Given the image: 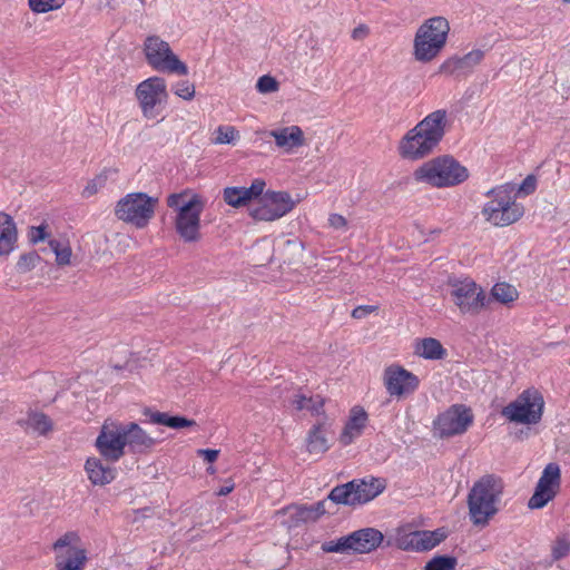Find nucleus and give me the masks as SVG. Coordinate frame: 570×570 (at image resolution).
<instances>
[{
  "label": "nucleus",
  "instance_id": "49530a36",
  "mask_svg": "<svg viewBox=\"0 0 570 570\" xmlns=\"http://www.w3.org/2000/svg\"><path fill=\"white\" fill-rule=\"evenodd\" d=\"M377 309L379 307L375 305H360L352 311L351 316L355 320H362Z\"/></svg>",
  "mask_w": 570,
  "mask_h": 570
},
{
  "label": "nucleus",
  "instance_id": "bb28decb",
  "mask_svg": "<svg viewBox=\"0 0 570 570\" xmlns=\"http://www.w3.org/2000/svg\"><path fill=\"white\" fill-rule=\"evenodd\" d=\"M413 352L416 356L429 361H440L448 356L446 348L434 337L416 338L413 343Z\"/></svg>",
  "mask_w": 570,
  "mask_h": 570
},
{
  "label": "nucleus",
  "instance_id": "79ce46f5",
  "mask_svg": "<svg viewBox=\"0 0 570 570\" xmlns=\"http://www.w3.org/2000/svg\"><path fill=\"white\" fill-rule=\"evenodd\" d=\"M216 132L217 136L215 141L217 144H229L235 139V137L238 134V131L232 126H219Z\"/></svg>",
  "mask_w": 570,
  "mask_h": 570
},
{
  "label": "nucleus",
  "instance_id": "412c9836",
  "mask_svg": "<svg viewBox=\"0 0 570 570\" xmlns=\"http://www.w3.org/2000/svg\"><path fill=\"white\" fill-rule=\"evenodd\" d=\"M484 51L473 49L463 56H452L445 59L439 67V73L445 76H468L481 63Z\"/></svg>",
  "mask_w": 570,
  "mask_h": 570
},
{
  "label": "nucleus",
  "instance_id": "6ab92c4d",
  "mask_svg": "<svg viewBox=\"0 0 570 570\" xmlns=\"http://www.w3.org/2000/svg\"><path fill=\"white\" fill-rule=\"evenodd\" d=\"M474 421L473 412L464 404H453L433 421V429L440 438L461 435Z\"/></svg>",
  "mask_w": 570,
  "mask_h": 570
},
{
  "label": "nucleus",
  "instance_id": "7c9ffc66",
  "mask_svg": "<svg viewBox=\"0 0 570 570\" xmlns=\"http://www.w3.org/2000/svg\"><path fill=\"white\" fill-rule=\"evenodd\" d=\"M292 405L296 411L307 410L314 416L324 415V405L325 399L320 395L306 396L304 394L297 393L294 395L292 400Z\"/></svg>",
  "mask_w": 570,
  "mask_h": 570
},
{
  "label": "nucleus",
  "instance_id": "8fccbe9b",
  "mask_svg": "<svg viewBox=\"0 0 570 570\" xmlns=\"http://www.w3.org/2000/svg\"><path fill=\"white\" fill-rule=\"evenodd\" d=\"M311 507L316 519H320L323 514L326 513L325 501H318L314 504H311Z\"/></svg>",
  "mask_w": 570,
  "mask_h": 570
},
{
  "label": "nucleus",
  "instance_id": "dca6fc26",
  "mask_svg": "<svg viewBox=\"0 0 570 570\" xmlns=\"http://www.w3.org/2000/svg\"><path fill=\"white\" fill-rule=\"evenodd\" d=\"M384 540L383 533L374 528L356 530L335 541L325 542L322 549L325 552L365 554L377 549Z\"/></svg>",
  "mask_w": 570,
  "mask_h": 570
},
{
  "label": "nucleus",
  "instance_id": "4be33fe9",
  "mask_svg": "<svg viewBox=\"0 0 570 570\" xmlns=\"http://www.w3.org/2000/svg\"><path fill=\"white\" fill-rule=\"evenodd\" d=\"M368 413L361 405H354L348 412L347 420L338 436L342 445L347 446L358 439L368 424Z\"/></svg>",
  "mask_w": 570,
  "mask_h": 570
},
{
  "label": "nucleus",
  "instance_id": "f3484780",
  "mask_svg": "<svg viewBox=\"0 0 570 570\" xmlns=\"http://www.w3.org/2000/svg\"><path fill=\"white\" fill-rule=\"evenodd\" d=\"M382 383L391 399L404 400L420 387V379L404 366L393 363L384 367Z\"/></svg>",
  "mask_w": 570,
  "mask_h": 570
},
{
  "label": "nucleus",
  "instance_id": "2f4dec72",
  "mask_svg": "<svg viewBox=\"0 0 570 570\" xmlns=\"http://www.w3.org/2000/svg\"><path fill=\"white\" fill-rule=\"evenodd\" d=\"M489 298L502 305L511 306L519 298V292L515 286L507 282H499L492 286Z\"/></svg>",
  "mask_w": 570,
  "mask_h": 570
},
{
  "label": "nucleus",
  "instance_id": "ddd939ff",
  "mask_svg": "<svg viewBox=\"0 0 570 570\" xmlns=\"http://www.w3.org/2000/svg\"><path fill=\"white\" fill-rule=\"evenodd\" d=\"M448 538L444 528L435 530H414L412 524H403L395 529L389 546H394L403 551L423 552L430 551Z\"/></svg>",
  "mask_w": 570,
  "mask_h": 570
},
{
  "label": "nucleus",
  "instance_id": "f03ea898",
  "mask_svg": "<svg viewBox=\"0 0 570 570\" xmlns=\"http://www.w3.org/2000/svg\"><path fill=\"white\" fill-rule=\"evenodd\" d=\"M448 127V112L438 109L426 115L400 139L397 153L406 160H421L440 145Z\"/></svg>",
  "mask_w": 570,
  "mask_h": 570
},
{
  "label": "nucleus",
  "instance_id": "de8ad7c7",
  "mask_svg": "<svg viewBox=\"0 0 570 570\" xmlns=\"http://www.w3.org/2000/svg\"><path fill=\"white\" fill-rule=\"evenodd\" d=\"M197 455L204 458L207 462L213 463L217 460L219 451L213 449H199L197 450Z\"/></svg>",
  "mask_w": 570,
  "mask_h": 570
},
{
  "label": "nucleus",
  "instance_id": "e433bc0d",
  "mask_svg": "<svg viewBox=\"0 0 570 570\" xmlns=\"http://www.w3.org/2000/svg\"><path fill=\"white\" fill-rule=\"evenodd\" d=\"M171 90L175 96L187 101L193 100L196 96L195 85L189 80L176 81L175 83H173Z\"/></svg>",
  "mask_w": 570,
  "mask_h": 570
},
{
  "label": "nucleus",
  "instance_id": "0eeeda50",
  "mask_svg": "<svg viewBox=\"0 0 570 570\" xmlns=\"http://www.w3.org/2000/svg\"><path fill=\"white\" fill-rule=\"evenodd\" d=\"M415 181L435 188L460 185L469 178L466 167L449 155L438 156L419 166L413 174Z\"/></svg>",
  "mask_w": 570,
  "mask_h": 570
},
{
  "label": "nucleus",
  "instance_id": "58836bf2",
  "mask_svg": "<svg viewBox=\"0 0 570 570\" xmlns=\"http://www.w3.org/2000/svg\"><path fill=\"white\" fill-rule=\"evenodd\" d=\"M40 256L37 253L23 254L17 262V269L19 273H27L32 271L40 262Z\"/></svg>",
  "mask_w": 570,
  "mask_h": 570
},
{
  "label": "nucleus",
  "instance_id": "2eb2a0df",
  "mask_svg": "<svg viewBox=\"0 0 570 570\" xmlns=\"http://www.w3.org/2000/svg\"><path fill=\"white\" fill-rule=\"evenodd\" d=\"M451 298L462 314L479 315L489 307L490 298L471 277L450 281Z\"/></svg>",
  "mask_w": 570,
  "mask_h": 570
},
{
  "label": "nucleus",
  "instance_id": "72a5a7b5",
  "mask_svg": "<svg viewBox=\"0 0 570 570\" xmlns=\"http://www.w3.org/2000/svg\"><path fill=\"white\" fill-rule=\"evenodd\" d=\"M29 9L37 14L48 13L63 7L66 0H27Z\"/></svg>",
  "mask_w": 570,
  "mask_h": 570
},
{
  "label": "nucleus",
  "instance_id": "c85d7f7f",
  "mask_svg": "<svg viewBox=\"0 0 570 570\" xmlns=\"http://www.w3.org/2000/svg\"><path fill=\"white\" fill-rule=\"evenodd\" d=\"M142 413L149 423L165 425L170 429H184L196 425L194 420L184 416H171L166 412L153 411L149 407H146Z\"/></svg>",
  "mask_w": 570,
  "mask_h": 570
},
{
  "label": "nucleus",
  "instance_id": "f704fd0d",
  "mask_svg": "<svg viewBox=\"0 0 570 570\" xmlns=\"http://www.w3.org/2000/svg\"><path fill=\"white\" fill-rule=\"evenodd\" d=\"M49 246L56 255V262L60 266H66L71 263L72 250L68 244L62 245L57 239L49 240Z\"/></svg>",
  "mask_w": 570,
  "mask_h": 570
},
{
  "label": "nucleus",
  "instance_id": "c9c22d12",
  "mask_svg": "<svg viewBox=\"0 0 570 570\" xmlns=\"http://www.w3.org/2000/svg\"><path fill=\"white\" fill-rule=\"evenodd\" d=\"M458 560L452 556H435L424 566V570H455Z\"/></svg>",
  "mask_w": 570,
  "mask_h": 570
},
{
  "label": "nucleus",
  "instance_id": "4c0bfd02",
  "mask_svg": "<svg viewBox=\"0 0 570 570\" xmlns=\"http://www.w3.org/2000/svg\"><path fill=\"white\" fill-rule=\"evenodd\" d=\"M570 553V540L566 537H559L551 546V557L558 561Z\"/></svg>",
  "mask_w": 570,
  "mask_h": 570
},
{
  "label": "nucleus",
  "instance_id": "20e7f679",
  "mask_svg": "<svg viewBox=\"0 0 570 570\" xmlns=\"http://www.w3.org/2000/svg\"><path fill=\"white\" fill-rule=\"evenodd\" d=\"M504 491L503 481L492 474L474 482L468 494L469 517L473 525L484 528L499 512Z\"/></svg>",
  "mask_w": 570,
  "mask_h": 570
},
{
  "label": "nucleus",
  "instance_id": "09e8293b",
  "mask_svg": "<svg viewBox=\"0 0 570 570\" xmlns=\"http://www.w3.org/2000/svg\"><path fill=\"white\" fill-rule=\"evenodd\" d=\"M370 35V28L366 24H360L352 31V39L363 40Z\"/></svg>",
  "mask_w": 570,
  "mask_h": 570
},
{
  "label": "nucleus",
  "instance_id": "b1692460",
  "mask_svg": "<svg viewBox=\"0 0 570 570\" xmlns=\"http://www.w3.org/2000/svg\"><path fill=\"white\" fill-rule=\"evenodd\" d=\"M102 458L89 456L85 462V472L92 485L104 487L110 484L117 475V470Z\"/></svg>",
  "mask_w": 570,
  "mask_h": 570
},
{
  "label": "nucleus",
  "instance_id": "4468645a",
  "mask_svg": "<svg viewBox=\"0 0 570 570\" xmlns=\"http://www.w3.org/2000/svg\"><path fill=\"white\" fill-rule=\"evenodd\" d=\"M56 570H85L88 562L87 550L81 544L77 531H67L52 543Z\"/></svg>",
  "mask_w": 570,
  "mask_h": 570
},
{
  "label": "nucleus",
  "instance_id": "3c124183",
  "mask_svg": "<svg viewBox=\"0 0 570 570\" xmlns=\"http://www.w3.org/2000/svg\"><path fill=\"white\" fill-rule=\"evenodd\" d=\"M235 488V484L232 480H228L224 487H222L217 492L216 495L218 497H225L229 494Z\"/></svg>",
  "mask_w": 570,
  "mask_h": 570
},
{
  "label": "nucleus",
  "instance_id": "393cba45",
  "mask_svg": "<svg viewBox=\"0 0 570 570\" xmlns=\"http://www.w3.org/2000/svg\"><path fill=\"white\" fill-rule=\"evenodd\" d=\"M26 432H33L41 436H47L53 430L52 420L43 412L29 410L26 417L17 421Z\"/></svg>",
  "mask_w": 570,
  "mask_h": 570
},
{
  "label": "nucleus",
  "instance_id": "7ed1b4c3",
  "mask_svg": "<svg viewBox=\"0 0 570 570\" xmlns=\"http://www.w3.org/2000/svg\"><path fill=\"white\" fill-rule=\"evenodd\" d=\"M166 205L174 213L173 225L179 239L185 244L202 240V215L206 206L205 198L190 188L171 193Z\"/></svg>",
  "mask_w": 570,
  "mask_h": 570
},
{
  "label": "nucleus",
  "instance_id": "603ef678",
  "mask_svg": "<svg viewBox=\"0 0 570 570\" xmlns=\"http://www.w3.org/2000/svg\"><path fill=\"white\" fill-rule=\"evenodd\" d=\"M563 3H570V0H562Z\"/></svg>",
  "mask_w": 570,
  "mask_h": 570
},
{
  "label": "nucleus",
  "instance_id": "473e14b6",
  "mask_svg": "<svg viewBox=\"0 0 570 570\" xmlns=\"http://www.w3.org/2000/svg\"><path fill=\"white\" fill-rule=\"evenodd\" d=\"M306 448L311 454H322L328 449L327 439L324 435L323 424H315L308 432Z\"/></svg>",
  "mask_w": 570,
  "mask_h": 570
},
{
  "label": "nucleus",
  "instance_id": "cd10ccee",
  "mask_svg": "<svg viewBox=\"0 0 570 570\" xmlns=\"http://www.w3.org/2000/svg\"><path fill=\"white\" fill-rule=\"evenodd\" d=\"M18 232L11 216L0 213V256H7L17 247Z\"/></svg>",
  "mask_w": 570,
  "mask_h": 570
},
{
  "label": "nucleus",
  "instance_id": "37998d69",
  "mask_svg": "<svg viewBox=\"0 0 570 570\" xmlns=\"http://www.w3.org/2000/svg\"><path fill=\"white\" fill-rule=\"evenodd\" d=\"M327 223H328V226L331 228H333L334 230L345 232L348 228L347 219L343 215L337 214V213L330 214Z\"/></svg>",
  "mask_w": 570,
  "mask_h": 570
},
{
  "label": "nucleus",
  "instance_id": "aec40b11",
  "mask_svg": "<svg viewBox=\"0 0 570 570\" xmlns=\"http://www.w3.org/2000/svg\"><path fill=\"white\" fill-rule=\"evenodd\" d=\"M561 487V470L559 464L549 463L543 469L534 492L529 499L530 509H542L552 501Z\"/></svg>",
  "mask_w": 570,
  "mask_h": 570
},
{
  "label": "nucleus",
  "instance_id": "f257e3e1",
  "mask_svg": "<svg viewBox=\"0 0 570 570\" xmlns=\"http://www.w3.org/2000/svg\"><path fill=\"white\" fill-rule=\"evenodd\" d=\"M266 183L256 178L249 187H226L223 190L224 202L234 208L249 205V216L257 222H274L291 213L296 203L287 191H265Z\"/></svg>",
  "mask_w": 570,
  "mask_h": 570
},
{
  "label": "nucleus",
  "instance_id": "6e6552de",
  "mask_svg": "<svg viewBox=\"0 0 570 570\" xmlns=\"http://www.w3.org/2000/svg\"><path fill=\"white\" fill-rule=\"evenodd\" d=\"M142 53L146 63L155 71L187 76L188 66L174 52L169 42L158 35H149L142 42Z\"/></svg>",
  "mask_w": 570,
  "mask_h": 570
},
{
  "label": "nucleus",
  "instance_id": "a18cd8bd",
  "mask_svg": "<svg viewBox=\"0 0 570 570\" xmlns=\"http://www.w3.org/2000/svg\"><path fill=\"white\" fill-rule=\"evenodd\" d=\"M537 188V179L533 175L527 176L519 188H515L517 195L523 194V195H530L533 194Z\"/></svg>",
  "mask_w": 570,
  "mask_h": 570
},
{
  "label": "nucleus",
  "instance_id": "423d86ee",
  "mask_svg": "<svg viewBox=\"0 0 570 570\" xmlns=\"http://www.w3.org/2000/svg\"><path fill=\"white\" fill-rule=\"evenodd\" d=\"M450 29V22L445 17L435 16L424 20L414 35V60L421 63L435 60L446 46Z\"/></svg>",
  "mask_w": 570,
  "mask_h": 570
},
{
  "label": "nucleus",
  "instance_id": "39448f33",
  "mask_svg": "<svg viewBox=\"0 0 570 570\" xmlns=\"http://www.w3.org/2000/svg\"><path fill=\"white\" fill-rule=\"evenodd\" d=\"M491 197L481 214L487 223L495 227L510 226L522 218L524 206L517 202V191L513 184H503L487 193Z\"/></svg>",
  "mask_w": 570,
  "mask_h": 570
},
{
  "label": "nucleus",
  "instance_id": "9b49d317",
  "mask_svg": "<svg viewBox=\"0 0 570 570\" xmlns=\"http://www.w3.org/2000/svg\"><path fill=\"white\" fill-rule=\"evenodd\" d=\"M386 488V482L381 478L352 480L345 484L336 485L328 494V499L337 504L358 505L364 504Z\"/></svg>",
  "mask_w": 570,
  "mask_h": 570
},
{
  "label": "nucleus",
  "instance_id": "f8f14e48",
  "mask_svg": "<svg viewBox=\"0 0 570 570\" xmlns=\"http://www.w3.org/2000/svg\"><path fill=\"white\" fill-rule=\"evenodd\" d=\"M135 98L145 119H156L169 99L167 81L164 77L151 76L140 81L135 89Z\"/></svg>",
  "mask_w": 570,
  "mask_h": 570
},
{
  "label": "nucleus",
  "instance_id": "1a4fd4ad",
  "mask_svg": "<svg viewBox=\"0 0 570 570\" xmlns=\"http://www.w3.org/2000/svg\"><path fill=\"white\" fill-rule=\"evenodd\" d=\"M158 204V197L142 191L129 193L117 202L115 215L137 229H144L155 217Z\"/></svg>",
  "mask_w": 570,
  "mask_h": 570
},
{
  "label": "nucleus",
  "instance_id": "9d476101",
  "mask_svg": "<svg viewBox=\"0 0 570 570\" xmlns=\"http://www.w3.org/2000/svg\"><path fill=\"white\" fill-rule=\"evenodd\" d=\"M544 399L535 387L523 390L515 400L507 404L501 415L509 422L535 425L542 420Z\"/></svg>",
  "mask_w": 570,
  "mask_h": 570
},
{
  "label": "nucleus",
  "instance_id": "c03bdc74",
  "mask_svg": "<svg viewBox=\"0 0 570 570\" xmlns=\"http://www.w3.org/2000/svg\"><path fill=\"white\" fill-rule=\"evenodd\" d=\"M295 517L298 521L302 522H311L316 521L317 519L314 515L313 509L311 505H296L295 507Z\"/></svg>",
  "mask_w": 570,
  "mask_h": 570
},
{
  "label": "nucleus",
  "instance_id": "ea45409f",
  "mask_svg": "<svg viewBox=\"0 0 570 570\" xmlns=\"http://www.w3.org/2000/svg\"><path fill=\"white\" fill-rule=\"evenodd\" d=\"M279 88V85L277 80L268 75H264L258 78L256 83V89L261 94H271L277 91Z\"/></svg>",
  "mask_w": 570,
  "mask_h": 570
},
{
  "label": "nucleus",
  "instance_id": "a19ab883",
  "mask_svg": "<svg viewBox=\"0 0 570 570\" xmlns=\"http://www.w3.org/2000/svg\"><path fill=\"white\" fill-rule=\"evenodd\" d=\"M48 225L41 224L39 226H31L28 232V238L30 243L38 244L40 242H43L49 237V233L47 232Z\"/></svg>",
  "mask_w": 570,
  "mask_h": 570
},
{
  "label": "nucleus",
  "instance_id": "a211bd4d",
  "mask_svg": "<svg viewBox=\"0 0 570 570\" xmlns=\"http://www.w3.org/2000/svg\"><path fill=\"white\" fill-rule=\"evenodd\" d=\"M95 448L106 462H118L126 453L122 423L106 420L95 441Z\"/></svg>",
  "mask_w": 570,
  "mask_h": 570
},
{
  "label": "nucleus",
  "instance_id": "5701e85b",
  "mask_svg": "<svg viewBox=\"0 0 570 570\" xmlns=\"http://www.w3.org/2000/svg\"><path fill=\"white\" fill-rule=\"evenodd\" d=\"M268 135L274 138L276 147L286 154L306 145L304 131L297 125L273 129Z\"/></svg>",
  "mask_w": 570,
  "mask_h": 570
},
{
  "label": "nucleus",
  "instance_id": "a878e982",
  "mask_svg": "<svg viewBox=\"0 0 570 570\" xmlns=\"http://www.w3.org/2000/svg\"><path fill=\"white\" fill-rule=\"evenodd\" d=\"M126 446L132 452H142L154 446L155 440L137 423L122 424Z\"/></svg>",
  "mask_w": 570,
  "mask_h": 570
},
{
  "label": "nucleus",
  "instance_id": "c756f323",
  "mask_svg": "<svg viewBox=\"0 0 570 570\" xmlns=\"http://www.w3.org/2000/svg\"><path fill=\"white\" fill-rule=\"evenodd\" d=\"M118 176V169L115 167L102 168L94 178L88 180L81 193L82 197L90 198L114 183Z\"/></svg>",
  "mask_w": 570,
  "mask_h": 570
}]
</instances>
